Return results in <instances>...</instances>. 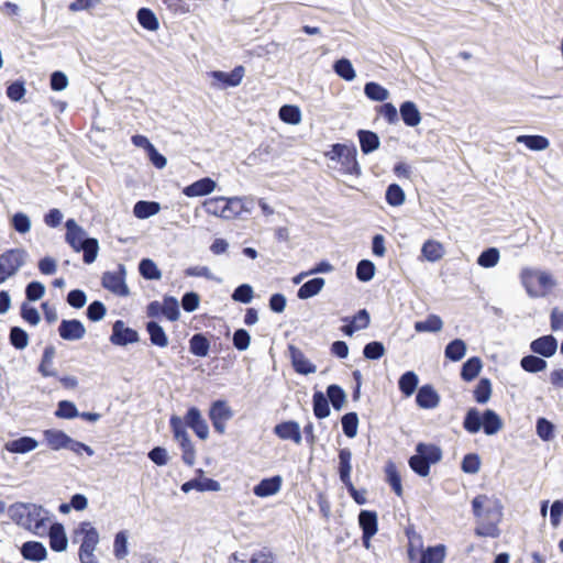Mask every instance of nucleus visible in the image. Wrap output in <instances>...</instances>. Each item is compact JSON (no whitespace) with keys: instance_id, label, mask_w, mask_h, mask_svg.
Here are the masks:
<instances>
[{"instance_id":"6e6552de","label":"nucleus","mask_w":563,"mask_h":563,"mask_svg":"<svg viewBox=\"0 0 563 563\" xmlns=\"http://www.w3.org/2000/svg\"><path fill=\"white\" fill-rule=\"evenodd\" d=\"M209 418L212 422L214 430L223 434L225 432L227 421L233 418V411L224 400H216L212 402L209 410Z\"/></svg>"},{"instance_id":"4c0bfd02","label":"nucleus","mask_w":563,"mask_h":563,"mask_svg":"<svg viewBox=\"0 0 563 563\" xmlns=\"http://www.w3.org/2000/svg\"><path fill=\"white\" fill-rule=\"evenodd\" d=\"M418 383H419L418 375L412 371H408L400 376L398 385H399L400 391L405 396L409 397L415 393V390L418 386Z\"/></svg>"},{"instance_id":"a211bd4d","label":"nucleus","mask_w":563,"mask_h":563,"mask_svg":"<svg viewBox=\"0 0 563 563\" xmlns=\"http://www.w3.org/2000/svg\"><path fill=\"white\" fill-rule=\"evenodd\" d=\"M417 405L423 409H433L440 402V397L431 385H423L416 396Z\"/></svg>"},{"instance_id":"69168bd1","label":"nucleus","mask_w":563,"mask_h":563,"mask_svg":"<svg viewBox=\"0 0 563 563\" xmlns=\"http://www.w3.org/2000/svg\"><path fill=\"white\" fill-rule=\"evenodd\" d=\"M363 354L367 360H378L385 354V346L378 341L369 342L364 346Z\"/></svg>"},{"instance_id":"5fc2aeb1","label":"nucleus","mask_w":563,"mask_h":563,"mask_svg":"<svg viewBox=\"0 0 563 563\" xmlns=\"http://www.w3.org/2000/svg\"><path fill=\"white\" fill-rule=\"evenodd\" d=\"M342 429L347 438H354L357 434L358 417L356 412H347L342 419Z\"/></svg>"},{"instance_id":"79ce46f5","label":"nucleus","mask_w":563,"mask_h":563,"mask_svg":"<svg viewBox=\"0 0 563 563\" xmlns=\"http://www.w3.org/2000/svg\"><path fill=\"white\" fill-rule=\"evenodd\" d=\"M313 413L318 419H324L330 415L329 400L322 391H316L312 397Z\"/></svg>"},{"instance_id":"7c9ffc66","label":"nucleus","mask_w":563,"mask_h":563,"mask_svg":"<svg viewBox=\"0 0 563 563\" xmlns=\"http://www.w3.org/2000/svg\"><path fill=\"white\" fill-rule=\"evenodd\" d=\"M351 459H352V453H351L350 449L344 448V449L340 450V452H339V474H340V479L343 484H350V481H351V471H352Z\"/></svg>"},{"instance_id":"cd10ccee","label":"nucleus","mask_w":563,"mask_h":563,"mask_svg":"<svg viewBox=\"0 0 563 563\" xmlns=\"http://www.w3.org/2000/svg\"><path fill=\"white\" fill-rule=\"evenodd\" d=\"M357 136H358V141H360L361 150L364 154L373 153L380 145L378 135L373 131L360 130L357 132Z\"/></svg>"},{"instance_id":"aec40b11","label":"nucleus","mask_w":563,"mask_h":563,"mask_svg":"<svg viewBox=\"0 0 563 563\" xmlns=\"http://www.w3.org/2000/svg\"><path fill=\"white\" fill-rule=\"evenodd\" d=\"M192 489L198 492H218L220 490V484L212 478L205 477L190 479L181 486L184 493H189Z\"/></svg>"},{"instance_id":"6e6d98bb","label":"nucleus","mask_w":563,"mask_h":563,"mask_svg":"<svg viewBox=\"0 0 563 563\" xmlns=\"http://www.w3.org/2000/svg\"><path fill=\"white\" fill-rule=\"evenodd\" d=\"M499 257V251L496 247H489L479 254L477 264L482 267L490 268L497 265Z\"/></svg>"},{"instance_id":"2eb2a0df","label":"nucleus","mask_w":563,"mask_h":563,"mask_svg":"<svg viewBox=\"0 0 563 563\" xmlns=\"http://www.w3.org/2000/svg\"><path fill=\"white\" fill-rule=\"evenodd\" d=\"M49 547L55 552H63L67 549L68 539L64 526L59 522L51 525L48 528Z\"/></svg>"},{"instance_id":"8fccbe9b","label":"nucleus","mask_w":563,"mask_h":563,"mask_svg":"<svg viewBox=\"0 0 563 563\" xmlns=\"http://www.w3.org/2000/svg\"><path fill=\"white\" fill-rule=\"evenodd\" d=\"M492 397V383L488 378H481L474 389V398L478 404H486Z\"/></svg>"},{"instance_id":"a19ab883","label":"nucleus","mask_w":563,"mask_h":563,"mask_svg":"<svg viewBox=\"0 0 563 563\" xmlns=\"http://www.w3.org/2000/svg\"><path fill=\"white\" fill-rule=\"evenodd\" d=\"M520 366L528 373H539L547 368L548 363L537 355H527L520 360Z\"/></svg>"},{"instance_id":"dca6fc26","label":"nucleus","mask_w":563,"mask_h":563,"mask_svg":"<svg viewBox=\"0 0 563 563\" xmlns=\"http://www.w3.org/2000/svg\"><path fill=\"white\" fill-rule=\"evenodd\" d=\"M22 556L27 561L41 562L47 556V550L42 542L38 541H26L22 544L21 549Z\"/></svg>"},{"instance_id":"0eeeda50","label":"nucleus","mask_w":563,"mask_h":563,"mask_svg":"<svg viewBox=\"0 0 563 563\" xmlns=\"http://www.w3.org/2000/svg\"><path fill=\"white\" fill-rule=\"evenodd\" d=\"M126 268L123 264L118 265L114 272H104L102 275V286L114 295L125 297L129 295V288L125 284Z\"/></svg>"},{"instance_id":"f257e3e1","label":"nucleus","mask_w":563,"mask_h":563,"mask_svg":"<svg viewBox=\"0 0 563 563\" xmlns=\"http://www.w3.org/2000/svg\"><path fill=\"white\" fill-rule=\"evenodd\" d=\"M66 241L75 252L84 253V262L86 264H91L96 261L99 251L98 240L89 238L87 232L74 219H69L66 222Z\"/></svg>"},{"instance_id":"4be33fe9","label":"nucleus","mask_w":563,"mask_h":563,"mask_svg":"<svg viewBox=\"0 0 563 563\" xmlns=\"http://www.w3.org/2000/svg\"><path fill=\"white\" fill-rule=\"evenodd\" d=\"M358 523L364 537L372 539L378 529L377 515L375 511L362 510L358 515Z\"/></svg>"},{"instance_id":"6ab92c4d","label":"nucleus","mask_w":563,"mask_h":563,"mask_svg":"<svg viewBox=\"0 0 563 563\" xmlns=\"http://www.w3.org/2000/svg\"><path fill=\"white\" fill-rule=\"evenodd\" d=\"M282 477L279 475L262 479L254 488L253 493L257 497H268L280 490Z\"/></svg>"},{"instance_id":"c03bdc74","label":"nucleus","mask_w":563,"mask_h":563,"mask_svg":"<svg viewBox=\"0 0 563 563\" xmlns=\"http://www.w3.org/2000/svg\"><path fill=\"white\" fill-rule=\"evenodd\" d=\"M162 314H164L169 321H177L179 319V303L175 297H164L162 303Z\"/></svg>"},{"instance_id":"052dcab7","label":"nucleus","mask_w":563,"mask_h":563,"mask_svg":"<svg viewBox=\"0 0 563 563\" xmlns=\"http://www.w3.org/2000/svg\"><path fill=\"white\" fill-rule=\"evenodd\" d=\"M375 275V265L369 260H362L356 266V277L361 282H369Z\"/></svg>"},{"instance_id":"bb28decb","label":"nucleus","mask_w":563,"mask_h":563,"mask_svg":"<svg viewBox=\"0 0 563 563\" xmlns=\"http://www.w3.org/2000/svg\"><path fill=\"white\" fill-rule=\"evenodd\" d=\"M146 331L150 335V341L157 347H166L168 345V336L163 327L156 321H148L146 323Z\"/></svg>"},{"instance_id":"774afa93","label":"nucleus","mask_w":563,"mask_h":563,"mask_svg":"<svg viewBox=\"0 0 563 563\" xmlns=\"http://www.w3.org/2000/svg\"><path fill=\"white\" fill-rule=\"evenodd\" d=\"M462 471L467 474H476L481 467L479 456L475 453L466 454L462 461Z\"/></svg>"},{"instance_id":"603ef678","label":"nucleus","mask_w":563,"mask_h":563,"mask_svg":"<svg viewBox=\"0 0 563 563\" xmlns=\"http://www.w3.org/2000/svg\"><path fill=\"white\" fill-rule=\"evenodd\" d=\"M140 274L150 280H156L162 277V273L157 265L150 258H143L139 264Z\"/></svg>"},{"instance_id":"09e8293b","label":"nucleus","mask_w":563,"mask_h":563,"mask_svg":"<svg viewBox=\"0 0 563 563\" xmlns=\"http://www.w3.org/2000/svg\"><path fill=\"white\" fill-rule=\"evenodd\" d=\"M327 397V399L331 401L335 410H340L346 400L345 391L339 385L335 384L328 386Z\"/></svg>"},{"instance_id":"9b49d317","label":"nucleus","mask_w":563,"mask_h":563,"mask_svg":"<svg viewBox=\"0 0 563 563\" xmlns=\"http://www.w3.org/2000/svg\"><path fill=\"white\" fill-rule=\"evenodd\" d=\"M58 333L62 339L67 341H78L86 334V328L81 321L77 319L62 320L58 327Z\"/></svg>"},{"instance_id":"0e129e2a","label":"nucleus","mask_w":563,"mask_h":563,"mask_svg":"<svg viewBox=\"0 0 563 563\" xmlns=\"http://www.w3.org/2000/svg\"><path fill=\"white\" fill-rule=\"evenodd\" d=\"M11 224L20 234H25L31 230V220L24 212H16L13 214Z\"/></svg>"},{"instance_id":"338daca9","label":"nucleus","mask_w":563,"mask_h":563,"mask_svg":"<svg viewBox=\"0 0 563 563\" xmlns=\"http://www.w3.org/2000/svg\"><path fill=\"white\" fill-rule=\"evenodd\" d=\"M253 295L252 286L249 284H242L234 289L232 299L238 302L249 303L253 299Z\"/></svg>"},{"instance_id":"5701e85b","label":"nucleus","mask_w":563,"mask_h":563,"mask_svg":"<svg viewBox=\"0 0 563 563\" xmlns=\"http://www.w3.org/2000/svg\"><path fill=\"white\" fill-rule=\"evenodd\" d=\"M400 117L404 121V123L408 126H417L421 122V114L412 101H405L400 104Z\"/></svg>"},{"instance_id":"473e14b6","label":"nucleus","mask_w":563,"mask_h":563,"mask_svg":"<svg viewBox=\"0 0 563 563\" xmlns=\"http://www.w3.org/2000/svg\"><path fill=\"white\" fill-rule=\"evenodd\" d=\"M210 349L209 340L202 333L194 334L189 340V351L196 356L205 357Z\"/></svg>"},{"instance_id":"a878e982","label":"nucleus","mask_w":563,"mask_h":563,"mask_svg":"<svg viewBox=\"0 0 563 563\" xmlns=\"http://www.w3.org/2000/svg\"><path fill=\"white\" fill-rule=\"evenodd\" d=\"M482 428L487 435H494L503 429L501 418L492 409H486L483 413Z\"/></svg>"},{"instance_id":"39448f33","label":"nucleus","mask_w":563,"mask_h":563,"mask_svg":"<svg viewBox=\"0 0 563 563\" xmlns=\"http://www.w3.org/2000/svg\"><path fill=\"white\" fill-rule=\"evenodd\" d=\"M27 253L23 249H12L0 255V285L14 276L25 265Z\"/></svg>"},{"instance_id":"72a5a7b5","label":"nucleus","mask_w":563,"mask_h":563,"mask_svg":"<svg viewBox=\"0 0 563 563\" xmlns=\"http://www.w3.org/2000/svg\"><path fill=\"white\" fill-rule=\"evenodd\" d=\"M483 367L482 360L478 356L470 357L461 369V377L465 382H471L476 378Z\"/></svg>"},{"instance_id":"1a4fd4ad","label":"nucleus","mask_w":563,"mask_h":563,"mask_svg":"<svg viewBox=\"0 0 563 563\" xmlns=\"http://www.w3.org/2000/svg\"><path fill=\"white\" fill-rule=\"evenodd\" d=\"M140 336L139 333L129 327H125V323L122 320H117L112 327V334L110 336V342L114 345L125 346L128 344L139 342Z\"/></svg>"},{"instance_id":"b1692460","label":"nucleus","mask_w":563,"mask_h":563,"mask_svg":"<svg viewBox=\"0 0 563 563\" xmlns=\"http://www.w3.org/2000/svg\"><path fill=\"white\" fill-rule=\"evenodd\" d=\"M344 151L345 153H343V155L341 154V159L339 161L341 163L343 172L345 174L358 176L361 174V167L356 159V148L354 146H349V148Z\"/></svg>"},{"instance_id":"f8f14e48","label":"nucleus","mask_w":563,"mask_h":563,"mask_svg":"<svg viewBox=\"0 0 563 563\" xmlns=\"http://www.w3.org/2000/svg\"><path fill=\"white\" fill-rule=\"evenodd\" d=\"M530 350L538 355L543 357H551L556 353L558 350V341L551 335H543L530 343Z\"/></svg>"},{"instance_id":"ea45409f","label":"nucleus","mask_w":563,"mask_h":563,"mask_svg":"<svg viewBox=\"0 0 563 563\" xmlns=\"http://www.w3.org/2000/svg\"><path fill=\"white\" fill-rule=\"evenodd\" d=\"M482 421L483 416H481L479 411L476 408H471L464 417L463 427L467 432L474 434L481 430Z\"/></svg>"},{"instance_id":"c85d7f7f","label":"nucleus","mask_w":563,"mask_h":563,"mask_svg":"<svg viewBox=\"0 0 563 563\" xmlns=\"http://www.w3.org/2000/svg\"><path fill=\"white\" fill-rule=\"evenodd\" d=\"M325 280L321 277H314L306 282L297 292L299 299H309L317 296L324 287Z\"/></svg>"},{"instance_id":"3c124183","label":"nucleus","mask_w":563,"mask_h":563,"mask_svg":"<svg viewBox=\"0 0 563 563\" xmlns=\"http://www.w3.org/2000/svg\"><path fill=\"white\" fill-rule=\"evenodd\" d=\"M421 253L429 262H437L443 256V249L439 242L429 240L423 243Z\"/></svg>"},{"instance_id":"ddd939ff","label":"nucleus","mask_w":563,"mask_h":563,"mask_svg":"<svg viewBox=\"0 0 563 563\" xmlns=\"http://www.w3.org/2000/svg\"><path fill=\"white\" fill-rule=\"evenodd\" d=\"M274 433L282 440H291L296 444L302 441L300 426L298 422L289 420L278 423L274 428Z\"/></svg>"},{"instance_id":"423d86ee","label":"nucleus","mask_w":563,"mask_h":563,"mask_svg":"<svg viewBox=\"0 0 563 563\" xmlns=\"http://www.w3.org/2000/svg\"><path fill=\"white\" fill-rule=\"evenodd\" d=\"M169 423L174 433V438L183 450L181 457L184 463L188 466H192L196 463V450L188 432L185 429L181 418L178 416H172Z\"/></svg>"},{"instance_id":"13d9d810","label":"nucleus","mask_w":563,"mask_h":563,"mask_svg":"<svg viewBox=\"0 0 563 563\" xmlns=\"http://www.w3.org/2000/svg\"><path fill=\"white\" fill-rule=\"evenodd\" d=\"M385 197L388 205L394 207L401 206L406 198L402 188L397 184H391L387 187Z\"/></svg>"},{"instance_id":"412c9836","label":"nucleus","mask_w":563,"mask_h":563,"mask_svg":"<svg viewBox=\"0 0 563 563\" xmlns=\"http://www.w3.org/2000/svg\"><path fill=\"white\" fill-rule=\"evenodd\" d=\"M47 445L54 450L59 451L67 449L70 437L62 430L47 429L43 432Z\"/></svg>"},{"instance_id":"7ed1b4c3","label":"nucleus","mask_w":563,"mask_h":563,"mask_svg":"<svg viewBox=\"0 0 563 563\" xmlns=\"http://www.w3.org/2000/svg\"><path fill=\"white\" fill-rule=\"evenodd\" d=\"M442 451L434 444L418 443L416 454L409 459L410 468L419 476L426 477L430 473V465L440 462Z\"/></svg>"},{"instance_id":"4d7b16f0","label":"nucleus","mask_w":563,"mask_h":563,"mask_svg":"<svg viewBox=\"0 0 563 563\" xmlns=\"http://www.w3.org/2000/svg\"><path fill=\"white\" fill-rule=\"evenodd\" d=\"M207 213L223 219L224 212V197L210 198L202 203Z\"/></svg>"},{"instance_id":"58836bf2","label":"nucleus","mask_w":563,"mask_h":563,"mask_svg":"<svg viewBox=\"0 0 563 563\" xmlns=\"http://www.w3.org/2000/svg\"><path fill=\"white\" fill-rule=\"evenodd\" d=\"M335 74L346 81H352L356 77L355 69L350 59L343 57L338 59L333 65Z\"/></svg>"},{"instance_id":"864d4df0","label":"nucleus","mask_w":563,"mask_h":563,"mask_svg":"<svg viewBox=\"0 0 563 563\" xmlns=\"http://www.w3.org/2000/svg\"><path fill=\"white\" fill-rule=\"evenodd\" d=\"M279 118L288 124H298L301 121V112L297 106L285 104L279 109Z\"/></svg>"},{"instance_id":"bf43d9fd","label":"nucleus","mask_w":563,"mask_h":563,"mask_svg":"<svg viewBox=\"0 0 563 563\" xmlns=\"http://www.w3.org/2000/svg\"><path fill=\"white\" fill-rule=\"evenodd\" d=\"M10 343L18 350H23L29 344V334L20 327H13L9 335Z\"/></svg>"},{"instance_id":"a18cd8bd","label":"nucleus","mask_w":563,"mask_h":563,"mask_svg":"<svg viewBox=\"0 0 563 563\" xmlns=\"http://www.w3.org/2000/svg\"><path fill=\"white\" fill-rule=\"evenodd\" d=\"M386 479L391 486L393 490L397 496L402 495V486L400 475L397 471L396 465L393 462H388L385 466Z\"/></svg>"},{"instance_id":"f3484780","label":"nucleus","mask_w":563,"mask_h":563,"mask_svg":"<svg viewBox=\"0 0 563 563\" xmlns=\"http://www.w3.org/2000/svg\"><path fill=\"white\" fill-rule=\"evenodd\" d=\"M217 187L213 179L209 177L201 178L183 189V192L187 197H199L211 194Z\"/></svg>"},{"instance_id":"c9c22d12","label":"nucleus","mask_w":563,"mask_h":563,"mask_svg":"<svg viewBox=\"0 0 563 563\" xmlns=\"http://www.w3.org/2000/svg\"><path fill=\"white\" fill-rule=\"evenodd\" d=\"M443 328L442 319L437 314H429L426 320L415 322V330L422 332H440Z\"/></svg>"},{"instance_id":"393cba45","label":"nucleus","mask_w":563,"mask_h":563,"mask_svg":"<svg viewBox=\"0 0 563 563\" xmlns=\"http://www.w3.org/2000/svg\"><path fill=\"white\" fill-rule=\"evenodd\" d=\"M38 442L31 437H21L5 443V449L11 453L24 454L35 450Z\"/></svg>"},{"instance_id":"f03ea898","label":"nucleus","mask_w":563,"mask_h":563,"mask_svg":"<svg viewBox=\"0 0 563 563\" xmlns=\"http://www.w3.org/2000/svg\"><path fill=\"white\" fill-rule=\"evenodd\" d=\"M520 279L531 298L544 297L556 286V280L551 273L531 267L522 268Z\"/></svg>"},{"instance_id":"680f3d73","label":"nucleus","mask_w":563,"mask_h":563,"mask_svg":"<svg viewBox=\"0 0 563 563\" xmlns=\"http://www.w3.org/2000/svg\"><path fill=\"white\" fill-rule=\"evenodd\" d=\"M113 553L114 556L119 560L124 559L129 551H128V533L126 531H119L114 537V543H113Z\"/></svg>"},{"instance_id":"20e7f679","label":"nucleus","mask_w":563,"mask_h":563,"mask_svg":"<svg viewBox=\"0 0 563 563\" xmlns=\"http://www.w3.org/2000/svg\"><path fill=\"white\" fill-rule=\"evenodd\" d=\"M77 533L82 534V541L79 549V560L81 563H98L93 552L99 543V533L90 522H81Z\"/></svg>"},{"instance_id":"49530a36","label":"nucleus","mask_w":563,"mask_h":563,"mask_svg":"<svg viewBox=\"0 0 563 563\" xmlns=\"http://www.w3.org/2000/svg\"><path fill=\"white\" fill-rule=\"evenodd\" d=\"M139 23L148 31H156L159 26L158 20L154 12L147 8H141L137 11Z\"/></svg>"},{"instance_id":"f704fd0d","label":"nucleus","mask_w":563,"mask_h":563,"mask_svg":"<svg viewBox=\"0 0 563 563\" xmlns=\"http://www.w3.org/2000/svg\"><path fill=\"white\" fill-rule=\"evenodd\" d=\"M161 210V206L156 201L140 200L134 205L133 213L139 219H147L155 216Z\"/></svg>"},{"instance_id":"9d476101","label":"nucleus","mask_w":563,"mask_h":563,"mask_svg":"<svg viewBox=\"0 0 563 563\" xmlns=\"http://www.w3.org/2000/svg\"><path fill=\"white\" fill-rule=\"evenodd\" d=\"M244 73L245 70L243 66H236L231 73L214 70L210 73V76L214 79L212 85L217 88L223 89L227 87L239 86L244 77Z\"/></svg>"},{"instance_id":"4468645a","label":"nucleus","mask_w":563,"mask_h":563,"mask_svg":"<svg viewBox=\"0 0 563 563\" xmlns=\"http://www.w3.org/2000/svg\"><path fill=\"white\" fill-rule=\"evenodd\" d=\"M288 350L292 366L297 373L309 375L317 372V366L312 364L298 347L289 345Z\"/></svg>"},{"instance_id":"e433bc0d","label":"nucleus","mask_w":563,"mask_h":563,"mask_svg":"<svg viewBox=\"0 0 563 563\" xmlns=\"http://www.w3.org/2000/svg\"><path fill=\"white\" fill-rule=\"evenodd\" d=\"M516 141L525 144L531 151H544L550 145L549 140L542 135H519Z\"/></svg>"},{"instance_id":"37998d69","label":"nucleus","mask_w":563,"mask_h":563,"mask_svg":"<svg viewBox=\"0 0 563 563\" xmlns=\"http://www.w3.org/2000/svg\"><path fill=\"white\" fill-rule=\"evenodd\" d=\"M364 93L368 99L373 101H385L389 98V91L374 81L365 84Z\"/></svg>"},{"instance_id":"c756f323","label":"nucleus","mask_w":563,"mask_h":563,"mask_svg":"<svg viewBox=\"0 0 563 563\" xmlns=\"http://www.w3.org/2000/svg\"><path fill=\"white\" fill-rule=\"evenodd\" d=\"M56 350L53 345H47L44 349L42 361L38 366V372L44 377H55L57 375V372L53 367V361L55 357Z\"/></svg>"},{"instance_id":"e2e57ef3","label":"nucleus","mask_w":563,"mask_h":563,"mask_svg":"<svg viewBox=\"0 0 563 563\" xmlns=\"http://www.w3.org/2000/svg\"><path fill=\"white\" fill-rule=\"evenodd\" d=\"M55 416L63 419H73L79 416V412L74 402L69 400H62L58 402Z\"/></svg>"},{"instance_id":"de8ad7c7","label":"nucleus","mask_w":563,"mask_h":563,"mask_svg":"<svg viewBox=\"0 0 563 563\" xmlns=\"http://www.w3.org/2000/svg\"><path fill=\"white\" fill-rule=\"evenodd\" d=\"M445 558V545L438 544L427 548L421 555L423 563H443Z\"/></svg>"},{"instance_id":"2f4dec72","label":"nucleus","mask_w":563,"mask_h":563,"mask_svg":"<svg viewBox=\"0 0 563 563\" xmlns=\"http://www.w3.org/2000/svg\"><path fill=\"white\" fill-rule=\"evenodd\" d=\"M466 350V343L462 339H454L445 346L444 355L452 362H459L465 356Z\"/></svg>"}]
</instances>
